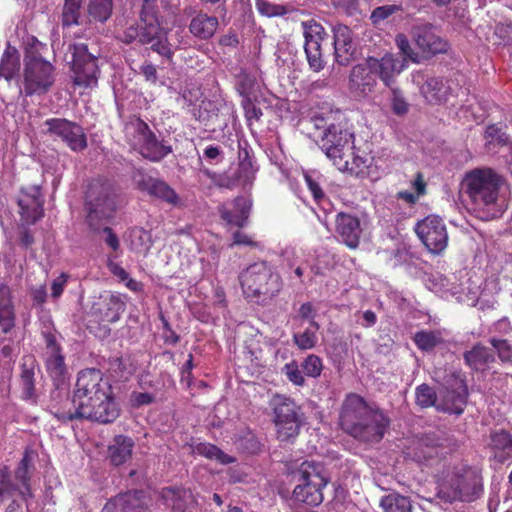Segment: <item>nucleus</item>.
I'll return each instance as SVG.
<instances>
[{
    "mask_svg": "<svg viewBox=\"0 0 512 512\" xmlns=\"http://www.w3.org/2000/svg\"><path fill=\"white\" fill-rule=\"evenodd\" d=\"M340 425L354 438L367 442H378L389 424L387 417L370 407L357 394H349L343 401Z\"/></svg>",
    "mask_w": 512,
    "mask_h": 512,
    "instance_id": "f257e3e1",
    "label": "nucleus"
},
{
    "mask_svg": "<svg viewBox=\"0 0 512 512\" xmlns=\"http://www.w3.org/2000/svg\"><path fill=\"white\" fill-rule=\"evenodd\" d=\"M140 19L142 23L141 31L138 27L130 25L119 36L122 42L129 44L138 39L141 44H151L153 51L167 59H171L175 51L184 45L183 36L181 35L184 29L179 27L175 30L174 35H169L166 30L160 27L154 6L150 3V0H145Z\"/></svg>",
    "mask_w": 512,
    "mask_h": 512,
    "instance_id": "f03ea898",
    "label": "nucleus"
},
{
    "mask_svg": "<svg viewBox=\"0 0 512 512\" xmlns=\"http://www.w3.org/2000/svg\"><path fill=\"white\" fill-rule=\"evenodd\" d=\"M502 184V178L492 169H473L464 175L460 191L475 211L483 213L485 218H494L502 211L499 202Z\"/></svg>",
    "mask_w": 512,
    "mask_h": 512,
    "instance_id": "7ed1b4c3",
    "label": "nucleus"
},
{
    "mask_svg": "<svg viewBox=\"0 0 512 512\" xmlns=\"http://www.w3.org/2000/svg\"><path fill=\"white\" fill-rule=\"evenodd\" d=\"M405 69L399 58L386 53L381 58L368 57L355 65L349 76V88L358 96L366 97L374 91L379 78L385 86L391 87L395 78Z\"/></svg>",
    "mask_w": 512,
    "mask_h": 512,
    "instance_id": "20e7f679",
    "label": "nucleus"
},
{
    "mask_svg": "<svg viewBox=\"0 0 512 512\" xmlns=\"http://www.w3.org/2000/svg\"><path fill=\"white\" fill-rule=\"evenodd\" d=\"M437 495L445 502L472 501L481 490V476L464 462L448 463L437 478Z\"/></svg>",
    "mask_w": 512,
    "mask_h": 512,
    "instance_id": "39448f33",
    "label": "nucleus"
},
{
    "mask_svg": "<svg viewBox=\"0 0 512 512\" xmlns=\"http://www.w3.org/2000/svg\"><path fill=\"white\" fill-rule=\"evenodd\" d=\"M316 142L338 170L350 173H362L364 161L354 155V135L340 125L331 124L319 135Z\"/></svg>",
    "mask_w": 512,
    "mask_h": 512,
    "instance_id": "423d86ee",
    "label": "nucleus"
},
{
    "mask_svg": "<svg viewBox=\"0 0 512 512\" xmlns=\"http://www.w3.org/2000/svg\"><path fill=\"white\" fill-rule=\"evenodd\" d=\"M295 478L297 483L292 492L294 502L309 506H318L323 502V490L329 478L322 464L313 461L303 462Z\"/></svg>",
    "mask_w": 512,
    "mask_h": 512,
    "instance_id": "0eeeda50",
    "label": "nucleus"
},
{
    "mask_svg": "<svg viewBox=\"0 0 512 512\" xmlns=\"http://www.w3.org/2000/svg\"><path fill=\"white\" fill-rule=\"evenodd\" d=\"M240 283L246 297L259 303L272 299L282 288L280 276L265 262L254 263L244 270Z\"/></svg>",
    "mask_w": 512,
    "mask_h": 512,
    "instance_id": "6e6552de",
    "label": "nucleus"
},
{
    "mask_svg": "<svg viewBox=\"0 0 512 512\" xmlns=\"http://www.w3.org/2000/svg\"><path fill=\"white\" fill-rule=\"evenodd\" d=\"M125 135L131 146L151 161H160L172 152L171 146L158 142L148 125L139 118L126 124Z\"/></svg>",
    "mask_w": 512,
    "mask_h": 512,
    "instance_id": "1a4fd4ad",
    "label": "nucleus"
},
{
    "mask_svg": "<svg viewBox=\"0 0 512 512\" xmlns=\"http://www.w3.org/2000/svg\"><path fill=\"white\" fill-rule=\"evenodd\" d=\"M87 221L97 230L113 217L116 210L115 194L110 185L93 186L88 193Z\"/></svg>",
    "mask_w": 512,
    "mask_h": 512,
    "instance_id": "9d476101",
    "label": "nucleus"
},
{
    "mask_svg": "<svg viewBox=\"0 0 512 512\" xmlns=\"http://www.w3.org/2000/svg\"><path fill=\"white\" fill-rule=\"evenodd\" d=\"M54 83L53 65L40 56L29 53L25 57L24 86L27 95L42 94Z\"/></svg>",
    "mask_w": 512,
    "mask_h": 512,
    "instance_id": "9b49d317",
    "label": "nucleus"
},
{
    "mask_svg": "<svg viewBox=\"0 0 512 512\" xmlns=\"http://www.w3.org/2000/svg\"><path fill=\"white\" fill-rule=\"evenodd\" d=\"M111 386L103 379L100 370L86 369L79 372L76 389L73 395L74 411L80 408V404H89L92 400H99V396L110 393Z\"/></svg>",
    "mask_w": 512,
    "mask_h": 512,
    "instance_id": "f8f14e48",
    "label": "nucleus"
},
{
    "mask_svg": "<svg viewBox=\"0 0 512 512\" xmlns=\"http://www.w3.org/2000/svg\"><path fill=\"white\" fill-rule=\"evenodd\" d=\"M72 79L75 86L93 89L98 84L99 68L96 57L88 52L85 44L73 46Z\"/></svg>",
    "mask_w": 512,
    "mask_h": 512,
    "instance_id": "ddd939ff",
    "label": "nucleus"
},
{
    "mask_svg": "<svg viewBox=\"0 0 512 512\" xmlns=\"http://www.w3.org/2000/svg\"><path fill=\"white\" fill-rule=\"evenodd\" d=\"M415 232L425 245L434 254L444 251L448 245V233L443 220L436 215H429L420 220Z\"/></svg>",
    "mask_w": 512,
    "mask_h": 512,
    "instance_id": "4468645a",
    "label": "nucleus"
},
{
    "mask_svg": "<svg viewBox=\"0 0 512 512\" xmlns=\"http://www.w3.org/2000/svg\"><path fill=\"white\" fill-rule=\"evenodd\" d=\"M119 416V409L112 397V392L99 396V400H92L89 404H80L74 413L64 415L69 420L85 418L100 423H110Z\"/></svg>",
    "mask_w": 512,
    "mask_h": 512,
    "instance_id": "2eb2a0df",
    "label": "nucleus"
},
{
    "mask_svg": "<svg viewBox=\"0 0 512 512\" xmlns=\"http://www.w3.org/2000/svg\"><path fill=\"white\" fill-rule=\"evenodd\" d=\"M303 36L305 39L304 50L309 67L319 72L324 68V60L321 52V42L325 32L321 24L314 20L302 22Z\"/></svg>",
    "mask_w": 512,
    "mask_h": 512,
    "instance_id": "dca6fc26",
    "label": "nucleus"
},
{
    "mask_svg": "<svg viewBox=\"0 0 512 512\" xmlns=\"http://www.w3.org/2000/svg\"><path fill=\"white\" fill-rule=\"evenodd\" d=\"M50 133L59 136L74 151L86 148L87 140L82 127L65 119H50L45 122Z\"/></svg>",
    "mask_w": 512,
    "mask_h": 512,
    "instance_id": "f3484780",
    "label": "nucleus"
},
{
    "mask_svg": "<svg viewBox=\"0 0 512 512\" xmlns=\"http://www.w3.org/2000/svg\"><path fill=\"white\" fill-rule=\"evenodd\" d=\"M252 203L247 197L226 201L218 208L221 219L228 227H244L248 222Z\"/></svg>",
    "mask_w": 512,
    "mask_h": 512,
    "instance_id": "a211bd4d",
    "label": "nucleus"
},
{
    "mask_svg": "<svg viewBox=\"0 0 512 512\" xmlns=\"http://www.w3.org/2000/svg\"><path fill=\"white\" fill-rule=\"evenodd\" d=\"M412 81L419 87L422 96L427 102L438 104L446 101L449 87L446 81L438 77H426L421 71L412 73Z\"/></svg>",
    "mask_w": 512,
    "mask_h": 512,
    "instance_id": "6ab92c4d",
    "label": "nucleus"
},
{
    "mask_svg": "<svg viewBox=\"0 0 512 512\" xmlns=\"http://www.w3.org/2000/svg\"><path fill=\"white\" fill-rule=\"evenodd\" d=\"M411 35L415 44L423 53L438 54L448 50V43L434 32L430 24L414 26Z\"/></svg>",
    "mask_w": 512,
    "mask_h": 512,
    "instance_id": "aec40b11",
    "label": "nucleus"
},
{
    "mask_svg": "<svg viewBox=\"0 0 512 512\" xmlns=\"http://www.w3.org/2000/svg\"><path fill=\"white\" fill-rule=\"evenodd\" d=\"M20 215L27 224H33L43 216V201L41 199L40 188L32 186L23 190L18 199Z\"/></svg>",
    "mask_w": 512,
    "mask_h": 512,
    "instance_id": "412c9836",
    "label": "nucleus"
},
{
    "mask_svg": "<svg viewBox=\"0 0 512 512\" xmlns=\"http://www.w3.org/2000/svg\"><path fill=\"white\" fill-rule=\"evenodd\" d=\"M46 368L53 379L55 384L58 386L62 384L67 375V368L64 362V356L61 353L60 347L56 344L53 335L46 336Z\"/></svg>",
    "mask_w": 512,
    "mask_h": 512,
    "instance_id": "4be33fe9",
    "label": "nucleus"
},
{
    "mask_svg": "<svg viewBox=\"0 0 512 512\" xmlns=\"http://www.w3.org/2000/svg\"><path fill=\"white\" fill-rule=\"evenodd\" d=\"M336 231L343 243L349 248H356L360 243L363 228L358 217L348 213H338Z\"/></svg>",
    "mask_w": 512,
    "mask_h": 512,
    "instance_id": "5701e85b",
    "label": "nucleus"
},
{
    "mask_svg": "<svg viewBox=\"0 0 512 512\" xmlns=\"http://www.w3.org/2000/svg\"><path fill=\"white\" fill-rule=\"evenodd\" d=\"M333 32L336 61L341 65H346L356 54L353 33L349 27L341 24L336 25Z\"/></svg>",
    "mask_w": 512,
    "mask_h": 512,
    "instance_id": "b1692460",
    "label": "nucleus"
},
{
    "mask_svg": "<svg viewBox=\"0 0 512 512\" xmlns=\"http://www.w3.org/2000/svg\"><path fill=\"white\" fill-rule=\"evenodd\" d=\"M145 505L142 492L129 491L110 499L102 512H143Z\"/></svg>",
    "mask_w": 512,
    "mask_h": 512,
    "instance_id": "393cba45",
    "label": "nucleus"
},
{
    "mask_svg": "<svg viewBox=\"0 0 512 512\" xmlns=\"http://www.w3.org/2000/svg\"><path fill=\"white\" fill-rule=\"evenodd\" d=\"M274 405V423L275 425L286 422H300L301 412L299 406L285 396H275L273 400Z\"/></svg>",
    "mask_w": 512,
    "mask_h": 512,
    "instance_id": "a878e982",
    "label": "nucleus"
},
{
    "mask_svg": "<svg viewBox=\"0 0 512 512\" xmlns=\"http://www.w3.org/2000/svg\"><path fill=\"white\" fill-rule=\"evenodd\" d=\"M442 397V401L437 405L438 410L457 415L464 411L467 400V390L462 382L457 383L456 389L447 390Z\"/></svg>",
    "mask_w": 512,
    "mask_h": 512,
    "instance_id": "bb28decb",
    "label": "nucleus"
},
{
    "mask_svg": "<svg viewBox=\"0 0 512 512\" xmlns=\"http://www.w3.org/2000/svg\"><path fill=\"white\" fill-rule=\"evenodd\" d=\"M140 187L150 195L162 199L171 205L177 206L180 203L176 192L161 180L147 177L141 181Z\"/></svg>",
    "mask_w": 512,
    "mask_h": 512,
    "instance_id": "cd10ccee",
    "label": "nucleus"
},
{
    "mask_svg": "<svg viewBox=\"0 0 512 512\" xmlns=\"http://www.w3.org/2000/svg\"><path fill=\"white\" fill-rule=\"evenodd\" d=\"M490 448L498 462L504 463L512 459V436L503 430L492 433Z\"/></svg>",
    "mask_w": 512,
    "mask_h": 512,
    "instance_id": "c85d7f7f",
    "label": "nucleus"
},
{
    "mask_svg": "<svg viewBox=\"0 0 512 512\" xmlns=\"http://www.w3.org/2000/svg\"><path fill=\"white\" fill-rule=\"evenodd\" d=\"M15 313L10 288L0 284V328L4 333L14 327Z\"/></svg>",
    "mask_w": 512,
    "mask_h": 512,
    "instance_id": "c756f323",
    "label": "nucleus"
},
{
    "mask_svg": "<svg viewBox=\"0 0 512 512\" xmlns=\"http://www.w3.org/2000/svg\"><path fill=\"white\" fill-rule=\"evenodd\" d=\"M218 24L216 17L200 13L191 20L189 29L195 37L206 40L215 34Z\"/></svg>",
    "mask_w": 512,
    "mask_h": 512,
    "instance_id": "7c9ffc66",
    "label": "nucleus"
},
{
    "mask_svg": "<svg viewBox=\"0 0 512 512\" xmlns=\"http://www.w3.org/2000/svg\"><path fill=\"white\" fill-rule=\"evenodd\" d=\"M133 447L134 442L130 437L116 436L108 449L110 461L114 465L123 464L131 457Z\"/></svg>",
    "mask_w": 512,
    "mask_h": 512,
    "instance_id": "2f4dec72",
    "label": "nucleus"
},
{
    "mask_svg": "<svg viewBox=\"0 0 512 512\" xmlns=\"http://www.w3.org/2000/svg\"><path fill=\"white\" fill-rule=\"evenodd\" d=\"M20 55L15 48L8 47L1 58L0 77L11 80L19 71Z\"/></svg>",
    "mask_w": 512,
    "mask_h": 512,
    "instance_id": "473e14b6",
    "label": "nucleus"
},
{
    "mask_svg": "<svg viewBox=\"0 0 512 512\" xmlns=\"http://www.w3.org/2000/svg\"><path fill=\"white\" fill-rule=\"evenodd\" d=\"M493 360L492 352L481 345H476L465 353L466 363L475 370H484Z\"/></svg>",
    "mask_w": 512,
    "mask_h": 512,
    "instance_id": "72a5a7b5",
    "label": "nucleus"
},
{
    "mask_svg": "<svg viewBox=\"0 0 512 512\" xmlns=\"http://www.w3.org/2000/svg\"><path fill=\"white\" fill-rule=\"evenodd\" d=\"M21 385L23 398L30 400L34 397V360L32 357L25 359L21 368Z\"/></svg>",
    "mask_w": 512,
    "mask_h": 512,
    "instance_id": "f704fd0d",
    "label": "nucleus"
},
{
    "mask_svg": "<svg viewBox=\"0 0 512 512\" xmlns=\"http://www.w3.org/2000/svg\"><path fill=\"white\" fill-rule=\"evenodd\" d=\"M318 330L319 325L315 321H311L304 331L295 333L293 339L297 347L301 350L314 348L318 342Z\"/></svg>",
    "mask_w": 512,
    "mask_h": 512,
    "instance_id": "c9c22d12",
    "label": "nucleus"
},
{
    "mask_svg": "<svg viewBox=\"0 0 512 512\" xmlns=\"http://www.w3.org/2000/svg\"><path fill=\"white\" fill-rule=\"evenodd\" d=\"M385 512H412V505L409 498L399 494L384 496L380 502Z\"/></svg>",
    "mask_w": 512,
    "mask_h": 512,
    "instance_id": "e433bc0d",
    "label": "nucleus"
},
{
    "mask_svg": "<svg viewBox=\"0 0 512 512\" xmlns=\"http://www.w3.org/2000/svg\"><path fill=\"white\" fill-rule=\"evenodd\" d=\"M193 452L195 454L204 456L208 459H214L221 464H229L234 461L232 457L225 454L218 447L210 443H198L194 446Z\"/></svg>",
    "mask_w": 512,
    "mask_h": 512,
    "instance_id": "4c0bfd02",
    "label": "nucleus"
},
{
    "mask_svg": "<svg viewBox=\"0 0 512 512\" xmlns=\"http://www.w3.org/2000/svg\"><path fill=\"white\" fill-rule=\"evenodd\" d=\"M88 11L93 19L104 22L112 13V0H91Z\"/></svg>",
    "mask_w": 512,
    "mask_h": 512,
    "instance_id": "58836bf2",
    "label": "nucleus"
},
{
    "mask_svg": "<svg viewBox=\"0 0 512 512\" xmlns=\"http://www.w3.org/2000/svg\"><path fill=\"white\" fill-rule=\"evenodd\" d=\"M395 43L397 48L399 49L400 53L403 56V59L400 60V63H403L405 67L407 66L406 62L407 60H410L414 63L419 62V55L417 52L413 50V48L410 45L409 39L405 34H397L395 37Z\"/></svg>",
    "mask_w": 512,
    "mask_h": 512,
    "instance_id": "ea45409f",
    "label": "nucleus"
},
{
    "mask_svg": "<svg viewBox=\"0 0 512 512\" xmlns=\"http://www.w3.org/2000/svg\"><path fill=\"white\" fill-rule=\"evenodd\" d=\"M415 394L416 403L423 408L431 407L434 405L437 407L439 404L437 403L436 392L426 384L418 386L416 388Z\"/></svg>",
    "mask_w": 512,
    "mask_h": 512,
    "instance_id": "a19ab883",
    "label": "nucleus"
},
{
    "mask_svg": "<svg viewBox=\"0 0 512 512\" xmlns=\"http://www.w3.org/2000/svg\"><path fill=\"white\" fill-rule=\"evenodd\" d=\"M187 493V491L181 489L164 488L161 492V496L167 506L175 510H181L184 508L181 503L182 498L186 497Z\"/></svg>",
    "mask_w": 512,
    "mask_h": 512,
    "instance_id": "79ce46f5",
    "label": "nucleus"
},
{
    "mask_svg": "<svg viewBox=\"0 0 512 512\" xmlns=\"http://www.w3.org/2000/svg\"><path fill=\"white\" fill-rule=\"evenodd\" d=\"M303 178L315 201L321 202L325 198L320 186L321 175L316 171H311L305 172Z\"/></svg>",
    "mask_w": 512,
    "mask_h": 512,
    "instance_id": "37998d69",
    "label": "nucleus"
},
{
    "mask_svg": "<svg viewBox=\"0 0 512 512\" xmlns=\"http://www.w3.org/2000/svg\"><path fill=\"white\" fill-rule=\"evenodd\" d=\"M83 0H65L63 9V24L72 25L78 23V17Z\"/></svg>",
    "mask_w": 512,
    "mask_h": 512,
    "instance_id": "c03bdc74",
    "label": "nucleus"
},
{
    "mask_svg": "<svg viewBox=\"0 0 512 512\" xmlns=\"http://www.w3.org/2000/svg\"><path fill=\"white\" fill-rule=\"evenodd\" d=\"M416 345L422 350H430L441 342L438 333L432 331H421L414 337Z\"/></svg>",
    "mask_w": 512,
    "mask_h": 512,
    "instance_id": "a18cd8bd",
    "label": "nucleus"
},
{
    "mask_svg": "<svg viewBox=\"0 0 512 512\" xmlns=\"http://www.w3.org/2000/svg\"><path fill=\"white\" fill-rule=\"evenodd\" d=\"M301 367L303 373L311 378L319 377L323 370L321 358L314 354L308 355L302 362Z\"/></svg>",
    "mask_w": 512,
    "mask_h": 512,
    "instance_id": "49530a36",
    "label": "nucleus"
},
{
    "mask_svg": "<svg viewBox=\"0 0 512 512\" xmlns=\"http://www.w3.org/2000/svg\"><path fill=\"white\" fill-rule=\"evenodd\" d=\"M302 421L300 422H286L282 424L275 425L277 437L281 441H289L295 438L300 430V426Z\"/></svg>",
    "mask_w": 512,
    "mask_h": 512,
    "instance_id": "de8ad7c7",
    "label": "nucleus"
},
{
    "mask_svg": "<svg viewBox=\"0 0 512 512\" xmlns=\"http://www.w3.org/2000/svg\"><path fill=\"white\" fill-rule=\"evenodd\" d=\"M390 104L392 111L398 116H403L408 112L409 105L403 93L397 88H391Z\"/></svg>",
    "mask_w": 512,
    "mask_h": 512,
    "instance_id": "09e8293b",
    "label": "nucleus"
},
{
    "mask_svg": "<svg viewBox=\"0 0 512 512\" xmlns=\"http://www.w3.org/2000/svg\"><path fill=\"white\" fill-rule=\"evenodd\" d=\"M256 8L260 14L267 17L281 16L286 13L284 6L272 4L267 0H256Z\"/></svg>",
    "mask_w": 512,
    "mask_h": 512,
    "instance_id": "8fccbe9b",
    "label": "nucleus"
},
{
    "mask_svg": "<svg viewBox=\"0 0 512 512\" xmlns=\"http://www.w3.org/2000/svg\"><path fill=\"white\" fill-rule=\"evenodd\" d=\"M400 9L401 8L398 5H384L377 7L371 14V21L373 24H378L381 21L387 19L392 14L398 12Z\"/></svg>",
    "mask_w": 512,
    "mask_h": 512,
    "instance_id": "3c124183",
    "label": "nucleus"
},
{
    "mask_svg": "<svg viewBox=\"0 0 512 512\" xmlns=\"http://www.w3.org/2000/svg\"><path fill=\"white\" fill-rule=\"evenodd\" d=\"M14 490L10 481L9 472L6 467L0 468V503L4 498L9 497Z\"/></svg>",
    "mask_w": 512,
    "mask_h": 512,
    "instance_id": "603ef678",
    "label": "nucleus"
},
{
    "mask_svg": "<svg viewBox=\"0 0 512 512\" xmlns=\"http://www.w3.org/2000/svg\"><path fill=\"white\" fill-rule=\"evenodd\" d=\"M492 346L496 349L499 358L502 361L512 362V345L506 340L491 339Z\"/></svg>",
    "mask_w": 512,
    "mask_h": 512,
    "instance_id": "864d4df0",
    "label": "nucleus"
},
{
    "mask_svg": "<svg viewBox=\"0 0 512 512\" xmlns=\"http://www.w3.org/2000/svg\"><path fill=\"white\" fill-rule=\"evenodd\" d=\"M284 372L287 378L295 385L302 386L304 384V377L302 372L299 370V366L296 362L287 363L284 366Z\"/></svg>",
    "mask_w": 512,
    "mask_h": 512,
    "instance_id": "5fc2aeb1",
    "label": "nucleus"
},
{
    "mask_svg": "<svg viewBox=\"0 0 512 512\" xmlns=\"http://www.w3.org/2000/svg\"><path fill=\"white\" fill-rule=\"evenodd\" d=\"M427 286L430 290L434 291L435 293L444 294L450 291V289L448 288V279L441 275L433 276L432 279H429Z\"/></svg>",
    "mask_w": 512,
    "mask_h": 512,
    "instance_id": "6e6d98bb",
    "label": "nucleus"
},
{
    "mask_svg": "<svg viewBox=\"0 0 512 512\" xmlns=\"http://www.w3.org/2000/svg\"><path fill=\"white\" fill-rule=\"evenodd\" d=\"M495 35L501 40L500 44L510 45L512 43V26L498 24L495 29Z\"/></svg>",
    "mask_w": 512,
    "mask_h": 512,
    "instance_id": "4d7b16f0",
    "label": "nucleus"
},
{
    "mask_svg": "<svg viewBox=\"0 0 512 512\" xmlns=\"http://www.w3.org/2000/svg\"><path fill=\"white\" fill-rule=\"evenodd\" d=\"M68 280V275L62 273L56 279L53 280L51 285V295L53 298H59L64 291Z\"/></svg>",
    "mask_w": 512,
    "mask_h": 512,
    "instance_id": "13d9d810",
    "label": "nucleus"
},
{
    "mask_svg": "<svg viewBox=\"0 0 512 512\" xmlns=\"http://www.w3.org/2000/svg\"><path fill=\"white\" fill-rule=\"evenodd\" d=\"M107 267L109 271L120 281L125 282L129 278V274L119 264L112 260H108Z\"/></svg>",
    "mask_w": 512,
    "mask_h": 512,
    "instance_id": "bf43d9fd",
    "label": "nucleus"
},
{
    "mask_svg": "<svg viewBox=\"0 0 512 512\" xmlns=\"http://www.w3.org/2000/svg\"><path fill=\"white\" fill-rule=\"evenodd\" d=\"M16 477L17 479H19L24 488L28 491V465H27V461L26 459H23L20 463V466L18 467L17 471H16Z\"/></svg>",
    "mask_w": 512,
    "mask_h": 512,
    "instance_id": "052dcab7",
    "label": "nucleus"
},
{
    "mask_svg": "<svg viewBox=\"0 0 512 512\" xmlns=\"http://www.w3.org/2000/svg\"><path fill=\"white\" fill-rule=\"evenodd\" d=\"M254 244L252 238L243 232L237 231L233 234V245L252 246Z\"/></svg>",
    "mask_w": 512,
    "mask_h": 512,
    "instance_id": "680f3d73",
    "label": "nucleus"
},
{
    "mask_svg": "<svg viewBox=\"0 0 512 512\" xmlns=\"http://www.w3.org/2000/svg\"><path fill=\"white\" fill-rule=\"evenodd\" d=\"M141 72L144 75L147 81L155 83L157 80V71L156 67L152 64H144L141 67Z\"/></svg>",
    "mask_w": 512,
    "mask_h": 512,
    "instance_id": "e2e57ef3",
    "label": "nucleus"
},
{
    "mask_svg": "<svg viewBox=\"0 0 512 512\" xmlns=\"http://www.w3.org/2000/svg\"><path fill=\"white\" fill-rule=\"evenodd\" d=\"M104 232L106 233V244L113 250H117L119 248V240L117 236L112 232V230L109 227H105Z\"/></svg>",
    "mask_w": 512,
    "mask_h": 512,
    "instance_id": "0e129e2a",
    "label": "nucleus"
},
{
    "mask_svg": "<svg viewBox=\"0 0 512 512\" xmlns=\"http://www.w3.org/2000/svg\"><path fill=\"white\" fill-rule=\"evenodd\" d=\"M427 451L420 450L419 452H416L414 455V458L418 462H424L434 456V454L437 453L436 449L434 447H427Z\"/></svg>",
    "mask_w": 512,
    "mask_h": 512,
    "instance_id": "69168bd1",
    "label": "nucleus"
},
{
    "mask_svg": "<svg viewBox=\"0 0 512 512\" xmlns=\"http://www.w3.org/2000/svg\"><path fill=\"white\" fill-rule=\"evenodd\" d=\"M133 402L140 406L146 405L153 401V396L149 393H135L132 396Z\"/></svg>",
    "mask_w": 512,
    "mask_h": 512,
    "instance_id": "338daca9",
    "label": "nucleus"
},
{
    "mask_svg": "<svg viewBox=\"0 0 512 512\" xmlns=\"http://www.w3.org/2000/svg\"><path fill=\"white\" fill-rule=\"evenodd\" d=\"M299 315L303 319H307V320L313 319L314 318L313 306L310 303L302 304L299 309Z\"/></svg>",
    "mask_w": 512,
    "mask_h": 512,
    "instance_id": "774afa93",
    "label": "nucleus"
}]
</instances>
